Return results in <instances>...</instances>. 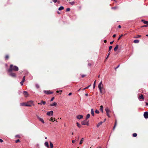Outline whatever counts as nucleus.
I'll return each mask as SVG.
<instances>
[{
  "instance_id": "nucleus-38",
  "label": "nucleus",
  "mask_w": 148,
  "mask_h": 148,
  "mask_svg": "<svg viewBox=\"0 0 148 148\" xmlns=\"http://www.w3.org/2000/svg\"><path fill=\"white\" fill-rule=\"evenodd\" d=\"M90 86H91V85H89L87 87H86L85 88H84V89H83V90H84L88 88H89Z\"/></svg>"
},
{
  "instance_id": "nucleus-3",
  "label": "nucleus",
  "mask_w": 148,
  "mask_h": 148,
  "mask_svg": "<svg viewBox=\"0 0 148 148\" xmlns=\"http://www.w3.org/2000/svg\"><path fill=\"white\" fill-rule=\"evenodd\" d=\"M27 105H29V106H27L31 107L32 105H34L33 103V101H29L26 102Z\"/></svg>"
},
{
  "instance_id": "nucleus-34",
  "label": "nucleus",
  "mask_w": 148,
  "mask_h": 148,
  "mask_svg": "<svg viewBox=\"0 0 148 148\" xmlns=\"http://www.w3.org/2000/svg\"><path fill=\"white\" fill-rule=\"evenodd\" d=\"M9 58V56L8 55H6L5 57V59L8 60Z\"/></svg>"
},
{
  "instance_id": "nucleus-26",
  "label": "nucleus",
  "mask_w": 148,
  "mask_h": 148,
  "mask_svg": "<svg viewBox=\"0 0 148 148\" xmlns=\"http://www.w3.org/2000/svg\"><path fill=\"white\" fill-rule=\"evenodd\" d=\"M141 37V36L140 35H138L135 37L134 38H140Z\"/></svg>"
},
{
  "instance_id": "nucleus-16",
  "label": "nucleus",
  "mask_w": 148,
  "mask_h": 148,
  "mask_svg": "<svg viewBox=\"0 0 148 148\" xmlns=\"http://www.w3.org/2000/svg\"><path fill=\"white\" fill-rule=\"evenodd\" d=\"M105 110L106 113H109L110 112V110H109V108L107 107L105 109Z\"/></svg>"
},
{
  "instance_id": "nucleus-29",
  "label": "nucleus",
  "mask_w": 148,
  "mask_h": 148,
  "mask_svg": "<svg viewBox=\"0 0 148 148\" xmlns=\"http://www.w3.org/2000/svg\"><path fill=\"white\" fill-rule=\"evenodd\" d=\"M83 140H84V138H82L81 139V140L80 141V142L79 143V144L81 145L82 144V143L83 142Z\"/></svg>"
},
{
  "instance_id": "nucleus-20",
  "label": "nucleus",
  "mask_w": 148,
  "mask_h": 148,
  "mask_svg": "<svg viewBox=\"0 0 148 148\" xmlns=\"http://www.w3.org/2000/svg\"><path fill=\"white\" fill-rule=\"evenodd\" d=\"M142 22H143L144 24H146L148 25V21H145L143 20H142L141 21Z\"/></svg>"
},
{
  "instance_id": "nucleus-30",
  "label": "nucleus",
  "mask_w": 148,
  "mask_h": 148,
  "mask_svg": "<svg viewBox=\"0 0 148 148\" xmlns=\"http://www.w3.org/2000/svg\"><path fill=\"white\" fill-rule=\"evenodd\" d=\"M77 126L79 127V128H80L81 127H82V126L81 125L79 124L78 123H77Z\"/></svg>"
},
{
  "instance_id": "nucleus-15",
  "label": "nucleus",
  "mask_w": 148,
  "mask_h": 148,
  "mask_svg": "<svg viewBox=\"0 0 148 148\" xmlns=\"http://www.w3.org/2000/svg\"><path fill=\"white\" fill-rule=\"evenodd\" d=\"M91 113L92 114V115L94 116L95 115L94 113V111L93 110V109H91Z\"/></svg>"
},
{
  "instance_id": "nucleus-4",
  "label": "nucleus",
  "mask_w": 148,
  "mask_h": 148,
  "mask_svg": "<svg viewBox=\"0 0 148 148\" xmlns=\"http://www.w3.org/2000/svg\"><path fill=\"white\" fill-rule=\"evenodd\" d=\"M43 92L45 93L47 95L51 94L53 93V92L50 90H44L43 91Z\"/></svg>"
},
{
  "instance_id": "nucleus-11",
  "label": "nucleus",
  "mask_w": 148,
  "mask_h": 148,
  "mask_svg": "<svg viewBox=\"0 0 148 148\" xmlns=\"http://www.w3.org/2000/svg\"><path fill=\"white\" fill-rule=\"evenodd\" d=\"M138 99L139 100L142 99L143 101L144 100V98L143 97V95L142 94H141L138 97Z\"/></svg>"
},
{
  "instance_id": "nucleus-51",
  "label": "nucleus",
  "mask_w": 148,
  "mask_h": 148,
  "mask_svg": "<svg viewBox=\"0 0 148 148\" xmlns=\"http://www.w3.org/2000/svg\"><path fill=\"white\" fill-rule=\"evenodd\" d=\"M3 142V140L1 139L0 138V142L2 143Z\"/></svg>"
},
{
  "instance_id": "nucleus-36",
  "label": "nucleus",
  "mask_w": 148,
  "mask_h": 148,
  "mask_svg": "<svg viewBox=\"0 0 148 148\" xmlns=\"http://www.w3.org/2000/svg\"><path fill=\"white\" fill-rule=\"evenodd\" d=\"M95 112L97 114H99V111L97 110H95Z\"/></svg>"
},
{
  "instance_id": "nucleus-21",
  "label": "nucleus",
  "mask_w": 148,
  "mask_h": 148,
  "mask_svg": "<svg viewBox=\"0 0 148 148\" xmlns=\"http://www.w3.org/2000/svg\"><path fill=\"white\" fill-rule=\"evenodd\" d=\"M118 48V45H117L114 48V51H116L117 50Z\"/></svg>"
},
{
  "instance_id": "nucleus-49",
  "label": "nucleus",
  "mask_w": 148,
  "mask_h": 148,
  "mask_svg": "<svg viewBox=\"0 0 148 148\" xmlns=\"http://www.w3.org/2000/svg\"><path fill=\"white\" fill-rule=\"evenodd\" d=\"M62 92V90H60L59 91L57 90V91H56V92H57V93H58V92Z\"/></svg>"
},
{
  "instance_id": "nucleus-43",
  "label": "nucleus",
  "mask_w": 148,
  "mask_h": 148,
  "mask_svg": "<svg viewBox=\"0 0 148 148\" xmlns=\"http://www.w3.org/2000/svg\"><path fill=\"white\" fill-rule=\"evenodd\" d=\"M107 115L108 116V117H110V115L109 114V113H106Z\"/></svg>"
},
{
  "instance_id": "nucleus-14",
  "label": "nucleus",
  "mask_w": 148,
  "mask_h": 148,
  "mask_svg": "<svg viewBox=\"0 0 148 148\" xmlns=\"http://www.w3.org/2000/svg\"><path fill=\"white\" fill-rule=\"evenodd\" d=\"M46 103V102L45 101H42L40 103H38V105H42V104H43L44 105H45Z\"/></svg>"
},
{
  "instance_id": "nucleus-56",
  "label": "nucleus",
  "mask_w": 148,
  "mask_h": 148,
  "mask_svg": "<svg viewBox=\"0 0 148 148\" xmlns=\"http://www.w3.org/2000/svg\"><path fill=\"white\" fill-rule=\"evenodd\" d=\"M118 27L119 28H121V26L120 25H119L118 26Z\"/></svg>"
},
{
  "instance_id": "nucleus-2",
  "label": "nucleus",
  "mask_w": 148,
  "mask_h": 148,
  "mask_svg": "<svg viewBox=\"0 0 148 148\" xmlns=\"http://www.w3.org/2000/svg\"><path fill=\"white\" fill-rule=\"evenodd\" d=\"M103 85L102 84V82L101 81V82L99 83V84L98 85V87L100 93H103V92L102 90V89L103 88Z\"/></svg>"
},
{
  "instance_id": "nucleus-60",
  "label": "nucleus",
  "mask_w": 148,
  "mask_h": 148,
  "mask_svg": "<svg viewBox=\"0 0 148 148\" xmlns=\"http://www.w3.org/2000/svg\"><path fill=\"white\" fill-rule=\"evenodd\" d=\"M85 96H88V94L86 93V94L85 95Z\"/></svg>"
},
{
  "instance_id": "nucleus-12",
  "label": "nucleus",
  "mask_w": 148,
  "mask_h": 148,
  "mask_svg": "<svg viewBox=\"0 0 148 148\" xmlns=\"http://www.w3.org/2000/svg\"><path fill=\"white\" fill-rule=\"evenodd\" d=\"M9 74V75L11 77H16V74L15 73H12V72L10 73Z\"/></svg>"
},
{
  "instance_id": "nucleus-39",
  "label": "nucleus",
  "mask_w": 148,
  "mask_h": 148,
  "mask_svg": "<svg viewBox=\"0 0 148 148\" xmlns=\"http://www.w3.org/2000/svg\"><path fill=\"white\" fill-rule=\"evenodd\" d=\"M36 87L37 88H39V86L38 84H36Z\"/></svg>"
},
{
  "instance_id": "nucleus-42",
  "label": "nucleus",
  "mask_w": 148,
  "mask_h": 148,
  "mask_svg": "<svg viewBox=\"0 0 148 148\" xmlns=\"http://www.w3.org/2000/svg\"><path fill=\"white\" fill-rule=\"evenodd\" d=\"M70 10V8H67L66 9V12L69 11Z\"/></svg>"
},
{
  "instance_id": "nucleus-59",
  "label": "nucleus",
  "mask_w": 148,
  "mask_h": 148,
  "mask_svg": "<svg viewBox=\"0 0 148 148\" xmlns=\"http://www.w3.org/2000/svg\"><path fill=\"white\" fill-rule=\"evenodd\" d=\"M148 26V25H145L143 26L144 27H147Z\"/></svg>"
},
{
  "instance_id": "nucleus-61",
  "label": "nucleus",
  "mask_w": 148,
  "mask_h": 148,
  "mask_svg": "<svg viewBox=\"0 0 148 148\" xmlns=\"http://www.w3.org/2000/svg\"><path fill=\"white\" fill-rule=\"evenodd\" d=\"M104 42H105V43H106V42H107V41H106V40H104Z\"/></svg>"
},
{
  "instance_id": "nucleus-53",
  "label": "nucleus",
  "mask_w": 148,
  "mask_h": 148,
  "mask_svg": "<svg viewBox=\"0 0 148 148\" xmlns=\"http://www.w3.org/2000/svg\"><path fill=\"white\" fill-rule=\"evenodd\" d=\"M75 140H72V143H75Z\"/></svg>"
},
{
  "instance_id": "nucleus-33",
  "label": "nucleus",
  "mask_w": 148,
  "mask_h": 148,
  "mask_svg": "<svg viewBox=\"0 0 148 148\" xmlns=\"http://www.w3.org/2000/svg\"><path fill=\"white\" fill-rule=\"evenodd\" d=\"M137 134L136 133H134L133 134V136L134 137H136L137 136Z\"/></svg>"
},
{
  "instance_id": "nucleus-18",
  "label": "nucleus",
  "mask_w": 148,
  "mask_h": 148,
  "mask_svg": "<svg viewBox=\"0 0 148 148\" xmlns=\"http://www.w3.org/2000/svg\"><path fill=\"white\" fill-rule=\"evenodd\" d=\"M56 105H57V103L55 102H54L52 104H51L50 105V106H56Z\"/></svg>"
},
{
  "instance_id": "nucleus-8",
  "label": "nucleus",
  "mask_w": 148,
  "mask_h": 148,
  "mask_svg": "<svg viewBox=\"0 0 148 148\" xmlns=\"http://www.w3.org/2000/svg\"><path fill=\"white\" fill-rule=\"evenodd\" d=\"M144 116L145 118L147 119L148 118V112H146L144 113Z\"/></svg>"
},
{
  "instance_id": "nucleus-5",
  "label": "nucleus",
  "mask_w": 148,
  "mask_h": 148,
  "mask_svg": "<svg viewBox=\"0 0 148 148\" xmlns=\"http://www.w3.org/2000/svg\"><path fill=\"white\" fill-rule=\"evenodd\" d=\"M53 111L52 110H51L50 111L48 112L47 113V115L49 116H52L53 114Z\"/></svg>"
},
{
  "instance_id": "nucleus-37",
  "label": "nucleus",
  "mask_w": 148,
  "mask_h": 148,
  "mask_svg": "<svg viewBox=\"0 0 148 148\" xmlns=\"http://www.w3.org/2000/svg\"><path fill=\"white\" fill-rule=\"evenodd\" d=\"M70 3L71 5H73L74 4V2L73 1L71 2H70Z\"/></svg>"
},
{
  "instance_id": "nucleus-40",
  "label": "nucleus",
  "mask_w": 148,
  "mask_h": 148,
  "mask_svg": "<svg viewBox=\"0 0 148 148\" xmlns=\"http://www.w3.org/2000/svg\"><path fill=\"white\" fill-rule=\"evenodd\" d=\"M117 8V7H112L111 8V9H116Z\"/></svg>"
},
{
  "instance_id": "nucleus-10",
  "label": "nucleus",
  "mask_w": 148,
  "mask_h": 148,
  "mask_svg": "<svg viewBox=\"0 0 148 148\" xmlns=\"http://www.w3.org/2000/svg\"><path fill=\"white\" fill-rule=\"evenodd\" d=\"M83 118V116L82 115H78L77 116V118L78 119H80Z\"/></svg>"
},
{
  "instance_id": "nucleus-7",
  "label": "nucleus",
  "mask_w": 148,
  "mask_h": 148,
  "mask_svg": "<svg viewBox=\"0 0 148 148\" xmlns=\"http://www.w3.org/2000/svg\"><path fill=\"white\" fill-rule=\"evenodd\" d=\"M23 94L24 95L25 97H27L29 96V94L26 91H24L23 92Z\"/></svg>"
},
{
  "instance_id": "nucleus-62",
  "label": "nucleus",
  "mask_w": 148,
  "mask_h": 148,
  "mask_svg": "<svg viewBox=\"0 0 148 148\" xmlns=\"http://www.w3.org/2000/svg\"><path fill=\"white\" fill-rule=\"evenodd\" d=\"M146 105H147V106L148 105V102L146 103Z\"/></svg>"
},
{
  "instance_id": "nucleus-9",
  "label": "nucleus",
  "mask_w": 148,
  "mask_h": 148,
  "mask_svg": "<svg viewBox=\"0 0 148 148\" xmlns=\"http://www.w3.org/2000/svg\"><path fill=\"white\" fill-rule=\"evenodd\" d=\"M25 77L24 76L23 77L22 81L20 83L21 86H22L23 85V83L25 82Z\"/></svg>"
},
{
  "instance_id": "nucleus-28",
  "label": "nucleus",
  "mask_w": 148,
  "mask_h": 148,
  "mask_svg": "<svg viewBox=\"0 0 148 148\" xmlns=\"http://www.w3.org/2000/svg\"><path fill=\"white\" fill-rule=\"evenodd\" d=\"M50 144L51 148H53V144L51 142H50Z\"/></svg>"
},
{
  "instance_id": "nucleus-32",
  "label": "nucleus",
  "mask_w": 148,
  "mask_h": 148,
  "mask_svg": "<svg viewBox=\"0 0 148 148\" xmlns=\"http://www.w3.org/2000/svg\"><path fill=\"white\" fill-rule=\"evenodd\" d=\"M116 120L115 125H114V127H113V130H114L115 129V127H116Z\"/></svg>"
},
{
  "instance_id": "nucleus-46",
  "label": "nucleus",
  "mask_w": 148,
  "mask_h": 148,
  "mask_svg": "<svg viewBox=\"0 0 148 148\" xmlns=\"http://www.w3.org/2000/svg\"><path fill=\"white\" fill-rule=\"evenodd\" d=\"M54 97H52V98H51V99L50 101H52L54 99Z\"/></svg>"
},
{
  "instance_id": "nucleus-48",
  "label": "nucleus",
  "mask_w": 148,
  "mask_h": 148,
  "mask_svg": "<svg viewBox=\"0 0 148 148\" xmlns=\"http://www.w3.org/2000/svg\"><path fill=\"white\" fill-rule=\"evenodd\" d=\"M109 55H110V54H109V53L108 54V55L107 56V57H106V59H107L108 58V57H109Z\"/></svg>"
},
{
  "instance_id": "nucleus-1",
  "label": "nucleus",
  "mask_w": 148,
  "mask_h": 148,
  "mask_svg": "<svg viewBox=\"0 0 148 148\" xmlns=\"http://www.w3.org/2000/svg\"><path fill=\"white\" fill-rule=\"evenodd\" d=\"M18 70V67L16 66H13L12 64H11L10 68L8 69V71L9 72L11 73L12 71H17Z\"/></svg>"
},
{
  "instance_id": "nucleus-63",
  "label": "nucleus",
  "mask_w": 148,
  "mask_h": 148,
  "mask_svg": "<svg viewBox=\"0 0 148 148\" xmlns=\"http://www.w3.org/2000/svg\"><path fill=\"white\" fill-rule=\"evenodd\" d=\"M108 52H109V53H110V50H109V49L108 50Z\"/></svg>"
},
{
  "instance_id": "nucleus-45",
  "label": "nucleus",
  "mask_w": 148,
  "mask_h": 148,
  "mask_svg": "<svg viewBox=\"0 0 148 148\" xmlns=\"http://www.w3.org/2000/svg\"><path fill=\"white\" fill-rule=\"evenodd\" d=\"M123 36V35H121L118 38V40H119L121 38V37Z\"/></svg>"
},
{
  "instance_id": "nucleus-52",
  "label": "nucleus",
  "mask_w": 148,
  "mask_h": 148,
  "mask_svg": "<svg viewBox=\"0 0 148 148\" xmlns=\"http://www.w3.org/2000/svg\"><path fill=\"white\" fill-rule=\"evenodd\" d=\"M113 42H114V41H111V42H110V45H112V44H113Z\"/></svg>"
},
{
  "instance_id": "nucleus-17",
  "label": "nucleus",
  "mask_w": 148,
  "mask_h": 148,
  "mask_svg": "<svg viewBox=\"0 0 148 148\" xmlns=\"http://www.w3.org/2000/svg\"><path fill=\"white\" fill-rule=\"evenodd\" d=\"M86 120H84L83 121H82L81 122V123L82 125H86Z\"/></svg>"
},
{
  "instance_id": "nucleus-41",
  "label": "nucleus",
  "mask_w": 148,
  "mask_h": 148,
  "mask_svg": "<svg viewBox=\"0 0 148 148\" xmlns=\"http://www.w3.org/2000/svg\"><path fill=\"white\" fill-rule=\"evenodd\" d=\"M112 48V46H110L109 47V50H111Z\"/></svg>"
},
{
  "instance_id": "nucleus-35",
  "label": "nucleus",
  "mask_w": 148,
  "mask_h": 148,
  "mask_svg": "<svg viewBox=\"0 0 148 148\" xmlns=\"http://www.w3.org/2000/svg\"><path fill=\"white\" fill-rule=\"evenodd\" d=\"M96 80H95L94 83L93 84V88H94L95 87V84H96Z\"/></svg>"
},
{
  "instance_id": "nucleus-24",
  "label": "nucleus",
  "mask_w": 148,
  "mask_h": 148,
  "mask_svg": "<svg viewBox=\"0 0 148 148\" xmlns=\"http://www.w3.org/2000/svg\"><path fill=\"white\" fill-rule=\"evenodd\" d=\"M64 8L62 6H61L60 7H59V8L58 9V10H63L64 9Z\"/></svg>"
},
{
  "instance_id": "nucleus-6",
  "label": "nucleus",
  "mask_w": 148,
  "mask_h": 148,
  "mask_svg": "<svg viewBox=\"0 0 148 148\" xmlns=\"http://www.w3.org/2000/svg\"><path fill=\"white\" fill-rule=\"evenodd\" d=\"M37 117L38 119L41 122L43 123H45V122L43 119L40 118L38 116H37Z\"/></svg>"
},
{
  "instance_id": "nucleus-25",
  "label": "nucleus",
  "mask_w": 148,
  "mask_h": 148,
  "mask_svg": "<svg viewBox=\"0 0 148 148\" xmlns=\"http://www.w3.org/2000/svg\"><path fill=\"white\" fill-rule=\"evenodd\" d=\"M103 107L102 106H100V110L102 112H103Z\"/></svg>"
},
{
  "instance_id": "nucleus-47",
  "label": "nucleus",
  "mask_w": 148,
  "mask_h": 148,
  "mask_svg": "<svg viewBox=\"0 0 148 148\" xmlns=\"http://www.w3.org/2000/svg\"><path fill=\"white\" fill-rule=\"evenodd\" d=\"M52 1L54 3H56L57 2V0H52Z\"/></svg>"
},
{
  "instance_id": "nucleus-57",
  "label": "nucleus",
  "mask_w": 148,
  "mask_h": 148,
  "mask_svg": "<svg viewBox=\"0 0 148 148\" xmlns=\"http://www.w3.org/2000/svg\"><path fill=\"white\" fill-rule=\"evenodd\" d=\"M120 66V65H118L115 68V69H116L118 68Z\"/></svg>"
},
{
  "instance_id": "nucleus-31",
  "label": "nucleus",
  "mask_w": 148,
  "mask_h": 148,
  "mask_svg": "<svg viewBox=\"0 0 148 148\" xmlns=\"http://www.w3.org/2000/svg\"><path fill=\"white\" fill-rule=\"evenodd\" d=\"M49 120L51 121L52 122H53L54 121H55L56 120L55 119H54L53 120V118L52 117H51L50 118V119H49Z\"/></svg>"
},
{
  "instance_id": "nucleus-55",
  "label": "nucleus",
  "mask_w": 148,
  "mask_h": 148,
  "mask_svg": "<svg viewBox=\"0 0 148 148\" xmlns=\"http://www.w3.org/2000/svg\"><path fill=\"white\" fill-rule=\"evenodd\" d=\"M116 36V34H114V35H113L112 37H115Z\"/></svg>"
},
{
  "instance_id": "nucleus-19",
  "label": "nucleus",
  "mask_w": 148,
  "mask_h": 148,
  "mask_svg": "<svg viewBox=\"0 0 148 148\" xmlns=\"http://www.w3.org/2000/svg\"><path fill=\"white\" fill-rule=\"evenodd\" d=\"M103 123V122L102 121H101L99 123H98V124L97 125V127H98L99 126H100V125H101L102 123Z\"/></svg>"
},
{
  "instance_id": "nucleus-23",
  "label": "nucleus",
  "mask_w": 148,
  "mask_h": 148,
  "mask_svg": "<svg viewBox=\"0 0 148 148\" xmlns=\"http://www.w3.org/2000/svg\"><path fill=\"white\" fill-rule=\"evenodd\" d=\"M134 42L136 43H138L139 42V40H134Z\"/></svg>"
},
{
  "instance_id": "nucleus-22",
  "label": "nucleus",
  "mask_w": 148,
  "mask_h": 148,
  "mask_svg": "<svg viewBox=\"0 0 148 148\" xmlns=\"http://www.w3.org/2000/svg\"><path fill=\"white\" fill-rule=\"evenodd\" d=\"M45 145L48 148L49 147V144H48V142H46L45 143Z\"/></svg>"
},
{
  "instance_id": "nucleus-50",
  "label": "nucleus",
  "mask_w": 148,
  "mask_h": 148,
  "mask_svg": "<svg viewBox=\"0 0 148 148\" xmlns=\"http://www.w3.org/2000/svg\"><path fill=\"white\" fill-rule=\"evenodd\" d=\"M85 76H86V75H81L82 77H85Z\"/></svg>"
},
{
  "instance_id": "nucleus-64",
  "label": "nucleus",
  "mask_w": 148,
  "mask_h": 148,
  "mask_svg": "<svg viewBox=\"0 0 148 148\" xmlns=\"http://www.w3.org/2000/svg\"><path fill=\"white\" fill-rule=\"evenodd\" d=\"M106 120V119H105L104 120V121H105Z\"/></svg>"
},
{
  "instance_id": "nucleus-27",
  "label": "nucleus",
  "mask_w": 148,
  "mask_h": 148,
  "mask_svg": "<svg viewBox=\"0 0 148 148\" xmlns=\"http://www.w3.org/2000/svg\"><path fill=\"white\" fill-rule=\"evenodd\" d=\"M90 116V114H88L86 116V119H87L89 118Z\"/></svg>"
},
{
  "instance_id": "nucleus-44",
  "label": "nucleus",
  "mask_w": 148,
  "mask_h": 148,
  "mask_svg": "<svg viewBox=\"0 0 148 148\" xmlns=\"http://www.w3.org/2000/svg\"><path fill=\"white\" fill-rule=\"evenodd\" d=\"M20 141L19 140V139H18V140H16L15 141V142L16 143H17L19 142Z\"/></svg>"
},
{
  "instance_id": "nucleus-13",
  "label": "nucleus",
  "mask_w": 148,
  "mask_h": 148,
  "mask_svg": "<svg viewBox=\"0 0 148 148\" xmlns=\"http://www.w3.org/2000/svg\"><path fill=\"white\" fill-rule=\"evenodd\" d=\"M20 105L23 106H29V105H27L26 102L21 103H20Z\"/></svg>"
},
{
  "instance_id": "nucleus-58",
  "label": "nucleus",
  "mask_w": 148,
  "mask_h": 148,
  "mask_svg": "<svg viewBox=\"0 0 148 148\" xmlns=\"http://www.w3.org/2000/svg\"><path fill=\"white\" fill-rule=\"evenodd\" d=\"M86 125H89V123L88 122H87V123H86Z\"/></svg>"
},
{
  "instance_id": "nucleus-54",
  "label": "nucleus",
  "mask_w": 148,
  "mask_h": 148,
  "mask_svg": "<svg viewBox=\"0 0 148 148\" xmlns=\"http://www.w3.org/2000/svg\"><path fill=\"white\" fill-rule=\"evenodd\" d=\"M72 93L71 92H70L69 93V96H70L71 95H72Z\"/></svg>"
}]
</instances>
